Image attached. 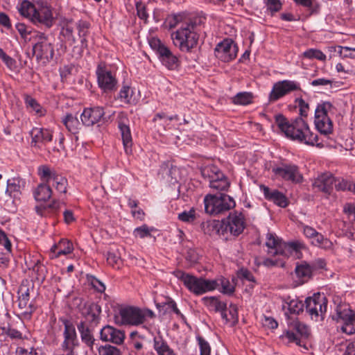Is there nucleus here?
<instances>
[{
	"instance_id": "nucleus-1",
	"label": "nucleus",
	"mask_w": 355,
	"mask_h": 355,
	"mask_svg": "<svg viewBox=\"0 0 355 355\" xmlns=\"http://www.w3.org/2000/svg\"><path fill=\"white\" fill-rule=\"evenodd\" d=\"M266 245L268 247V253L271 255H281L284 257H293L294 259L302 257V249L304 244L300 241L289 243L283 242L277 236L272 233L266 235Z\"/></svg>"
},
{
	"instance_id": "nucleus-2",
	"label": "nucleus",
	"mask_w": 355,
	"mask_h": 355,
	"mask_svg": "<svg viewBox=\"0 0 355 355\" xmlns=\"http://www.w3.org/2000/svg\"><path fill=\"white\" fill-rule=\"evenodd\" d=\"M36 40L33 46L32 56L35 58L37 62L42 67H46L54 57V44L50 42L47 35L37 32L35 36Z\"/></svg>"
},
{
	"instance_id": "nucleus-3",
	"label": "nucleus",
	"mask_w": 355,
	"mask_h": 355,
	"mask_svg": "<svg viewBox=\"0 0 355 355\" xmlns=\"http://www.w3.org/2000/svg\"><path fill=\"white\" fill-rule=\"evenodd\" d=\"M196 24H185L172 35L175 46L180 51L189 52L195 48L199 40V35L196 31Z\"/></svg>"
},
{
	"instance_id": "nucleus-4",
	"label": "nucleus",
	"mask_w": 355,
	"mask_h": 355,
	"mask_svg": "<svg viewBox=\"0 0 355 355\" xmlns=\"http://www.w3.org/2000/svg\"><path fill=\"white\" fill-rule=\"evenodd\" d=\"M175 275L189 291L196 295H202L216 290V283L214 280L198 278L181 270L176 271Z\"/></svg>"
},
{
	"instance_id": "nucleus-5",
	"label": "nucleus",
	"mask_w": 355,
	"mask_h": 355,
	"mask_svg": "<svg viewBox=\"0 0 355 355\" xmlns=\"http://www.w3.org/2000/svg\"><path fill=\"white\" fill-rule=\"evenodd\" d=\"M204 204L205 211L211 215L222 214L236 205L234 200L225 193L207 194L205 196Z\"/></svg>"
},
{
	"instance_id": "nucleus-6",
	"label": "nucleus",
	"mask_w": 355,
	"mask_h": 355,
	"mask_svg": "<svg viewBox=\"0 0 355 355\" xmlns=\"http://www.w3.org/2000/svg\"><path fill=\"white\" fill-rule=\"evenodd\" d=\"M151 49L155 51L159 60L168 69L176 70L180 64L178 58L157 37H152L148 40Z\"/></svg>"
},
{
	"instance_id": "nucleus-7",
	"label": "nucleus",
	"mask_w": 355,
	"mask_h": 355,
	"mask_svg": "<svg viewBox=\"0 0 355 355\" xmlns=\"http://www.w3.org/2000/svg\"><path fill=\"white\" fill-rule=\"evenodd\" d=\"M285 137L291 141H297L300 144L323 147H335L339 135L336 139L331 138L330 135H284Z\"/></svg>"
},
{
	"instance_id": "nucleus-8",
	"label": "nucleus",
	"mask_w": 355,
	"mask_h": 355,
	"mask_svg": "<svg viewBox=\"0 0 355 355\" xmlns=\"http://www.w3.org/2000/svg\"><path fill=\"white\" fill-rule=\"evenodd\" d=\"M202 176L209 182L210 188L218 191H226L230 182L222 171L215 165L205 166L200 169Z\"/></svg>"
},
{
	"instance_id": "nucleus-9",
	"label": "nucleus",
	"mask_w": 355,
	"mask_h": 355,
	"mask_svg": "<svg viewBox=\"0 0 355 355\" xmlns=\"http://www.w3.org/2000/svg\"><path fill=\"white\" fill-rule=\"evenodd\" d=\"M121 323L137 326L144 322L146 318H153L155 313L153 311L146 309L128 306L121 309L119 311Z\"/></svg>"
},
{
	"instance_id": "nucleus-10",
	"label": "nucleus",
	"mask_w": 355,
	"mask_h": 355,
	"mask_svg": "<svg viewBox=\"0 0 355 355\" xmlns=\"http://www.w3.org/2000/svg\"><path fill=\"white\" fill-rule=\"evenodd\" d=\"M37 175L42 182H47L60 193L67 192V180L54 169L47 165H41L37 168Z\"/></svg>"
},
{
	"instance_id": "nucleus-11",
	"label": "nucleus",
	"mask_w": 355,
	"mask_h": 355,
	"mask_svg": "<svg viewBox=\"0 0 355 355\" xmlns=\"http://www.w3.org/2000/svg\"><path fill=\"white\" fill-rule=\"evenodd\" d=\"M328 300L323 293H315L305 300L306 311L312 320H322L327 310Z\"/></svg>"
},
{
	"instance_id": "nucleus-12",
	"label": "nucleus",
	"mask_w": 355,
	"mask_h": 355,
	"mask_svg": "<svg viewBox=\"0 0 355 355\" xmlns=\"http://www.w3.org/2000/svg\"><path fill=\"white\" fill-rule=\"evenodd\" d=\"M332 318L340 324V330L343 333L347 335L355 334V311L348 306H337L336 313Z\"/></svg>"
},
{
	"instance_id": "nucleus-13",
	"label": "nucleus",
	"mask_w": 355,
	"mask_h": 355,
	"mask_svg": "<svg viewBox=\"0 0 355 355\" xmlns=\"http://www.w3.org/2000/svg\"><path fill=\"white\" fill-rule=\"evenodd\" d=\"M275 123L282 133H306L309 127L306 121L300 116L289 120L282 114L275 116Z\"/></svg>"
},
{
	"instance_id": "nucleus-14",
	"label": "nucleus",
	"mask_w": 355,
	"mask_h": 355,
	"mask_svg": "<svg viewBox=\"0 0 355 355\" xmlns=\"http://www.w3.org/2000/svg\"><path fill=\"white\" fill-rule=\"evenodd\" d=\"M96 74L98 87L105 92H112L117 88V80L115 74L110 70L108 64L101 61L96 67Z\"/></svg>"
},
{
	"instance_id": "nucleus-15",
	"label": "nucleus",
	"mask_w": 355,
	"mask_h": 355,
	"mask_svg": "<svg viewBox=\"0 0 355 355\" xmlns=\"http://www.w3.org/2000/svg\"><path fill=\"white\" fill-rule=\"evenodd\" d=\"M291 330L287 331L284 337L288 342L295 343L297 345L307 349L304 339L309 336V329L305 324L300 322L299 320H293L289 323Z\"/></svg>"
},
{
	"instance_id": "nucleus-16",
	"label": "nucleus",
	"mask_w": 355,
	"mask_h": 355,
	"mask_svg": "<svg viewBox=\"0 0 355 355\" xmlns=\"http://www.w3.org/2000/svg\"><path fill=\"white\" fill-rule=\"evenodd\" d=\"M327 105L331 106L329 103L318 104L315 110V125L320 133H332L333 122L327 114Z\"/></svg>"
},
{
	"instance_id": "nucleus-17",
	"label": "nucleus",
	"mask_w": 355,
	"mask_h": 355,
	"mask_svg": "<svg viewBox=\"0 0 355 355\" xmlns=\"http://www.w3.org/2000/svg\"><path fill=\"white\" fill-rule=\"evenodd\" d=\"M272 172L275 175L286 181L293 183H302L304 180L303 175L299 167L293 164H282L281 166L273 168Z\"/></svg>"
},
{
	"instance_id": "nucleus-18",
	"label": "nucleus",
	"mask_w": 355,
	"mask_h": 355,
	"mask_svg": "<svg viewBox=\"0 0 355 355\" xmlns=\"http://www.w3.org/2000/svg\"><path fill=\"white\" fill-rule=\"evenodd\" d=\"M225 230L234 236H239L245 228V218L243 212L234 211L230 212L227 218L223 220Z\"/></svg>"
},
{
	"instance_id": "nucleus-19",
	"label": "nucleus",
	"mask_w": 355,
	"mask_h": 355,
	"mask_svg": "<svg viewBox=\"0 0 355 355\" xmlns=\"http://www.w3.org/2000/svg\"><path fill=\"white\" fill-rule=\"evenodd\" d=\"M300 89H301L300 84L295 81L289 80L278 81L273 85L269 94V101L270 102L277 101L291 92Z\"/></svg>"
},
{
	"instance_id": "nucleus-20",
	"label": "nucleus",
	"mask_w": 355,
	"mask_h": 355,
	"mask_svg": "<svg viewBox=\"0 0 355 355\" xmlns=\"http://www.w3.org/2000/svg\"><path fill=\"white\" fill-rule=\"evenodd\" d=\"M238 47L232 40H224L218 43L215 49L214 55L220 60L229 62L237 55Z\"/></svg>"
},
{
	"instance_id": "nucleus-21",
	"label": "nucleus",
	"mask_w": 355,
	"mask_h": 355,
	"mask_svg": "<svg viewBox=\"0 0 355 355\" xmlns=\"http://www.w3.org/2000/svg\"><path fill=\"white\" fill-rule=\"evenodd\" d=\"M31 22L38 27L50 28L55 22L51 7L43 6L36 9Z\"/></svg>"
},
{
	"instance_id": "nucleus-22",
	"label": "nucleus",
	"mask_w": 355,
	"mask_h": 355,
	"mask_svg": "<svg viewBox=\"0 0 355 355\" xmlns=\"http://www.w3.org/2000/svg\"><path fill=\"white\" fill-rule=\"evenodd\" d=\"M26 187L25 180L19 177H14L7 180L6 196L12 199L13 202L20 201L22 191Z\"/></svg>"
},
{
	"instance_id": "nucleus-23",
	"label": "nucleus",
	"mask_w": 355,
	"mask_h": 355,
	"mask_svg": "<svg viewBox=\"0 0 355 355\" xmlns=\"http://www.w3.org/2000/svg\"><path fill=\"white\" fill-rule=\"evenodd\" d=\"M63 324L64 325V340L62 347L66 352L73 354L75 347L78 345L76 329L74 325L67 320H64Z\"/></svg>"
},
{
	"instance_id": "nucleus-24",
	"label": "nucleus",
	"mask_w": 355,
	"mask_h": 355,
	"mask_svg": "<svg viewBox=\"0 0 355 355\" xmlns=\"http://www.w3.org/2000/svg\"><path fill=\"white\" fill-rule=\"evenodd\" d=\"M125 336L123 331L110 325L103 327L100 331V338L104 342H110L116 345L123 343Z\"/></svg>"
},
{
	"instance_id": "nucleus-25",
	"label": "nucleus",
	"mask_w": 355,
	"mask_h": 355,
	"mask_svg": "<svg viewBox=\"0 0 355 355\" xmlns=\"http://www.w3.org/2000/svg\"><path fill=\"white\" fill-rule=\"evenodd\" d=\"M105 115L103 107L96 106L85 108L80 115L82 124L85 126H92L98 123Z\"/></svg>"
},
{
	"instance_id": "nucleus-26",
	"label": "nucleus",
	"mask_w": 355,
	"mask_h": 355,
	"mask_svg": "<svg viewBox=\"0 0 355 355\" xmlns=\"http://www.w3.org/2000/svg\"><path fill=\"white\" fill-rule=\"evenodd\" d=\"M19 308L24 310L21 313L30 316L36 309L34 304L30 302V289L26 287H21L19 291Z\"/></svg>"
},
{
	"instance_id": "nucleus-27",
	"label": "nucleus",
	"mask_w": 355,
	"mask_h": 355,
	"mask_svg": "<svg viewBox=\"0 0 355 355\" xmlns=\"http://www.w3.org/2000/svg\"><path fill=\"white\" fill-rule=\"evenodd\" d=\"M335 177L329 173H322L315 179L313 187L324 193L330 194L333 190Z\"/></svg>"
},
{
	"instance_id": "nucleus-28",
	"label": "nucleus",
	"mask_w": 355,
	"mask_h": 355,
	"mask_svg": "<svg viewBox=\"0 0 355 355\" xmlns=\"http://www.w3.org/2000/svg\"><path fill=\"white\" fill-rule=\"evenodd\" d=\"M260 189L262 191L265 198L268 200L273 202L281 207H286L288 205L286 197L278 190H271L269 187L265 185H261Z\"/></svg>"
},
{
	"instance_id": "nucleus-29",
	"label": "nucleus",
	"mask_w": 355,
	"mask_h": 355,
	"mask_svg": "<svg viewBox=\"0 0 355 355\" xmlns=\"http://www.w3.org/2000/svg\"><path fill=\"white\" fill-rule=\"evenodd\" d=\"M202 300L209 311L220 312L221 316L224 320H229L226 310L227 304L225 302L220 301L216 297H204Z\"/></svg>"
},
{
	"instance_id": "nucleus-30",
	"label": "nucleus",
	"mask_w": 355,
	"mask_h": 355,
	"mask_svg": "<svg viewBox=\"0 0 355 355\" xmlns=\"http://www.w3.org/2000/svg\"><path fill=\"white\" fill-rule=\"evenodd\" d=\"M282 309L285 315L288 318L289 314H299L303 311L304 304L296 297H286L282 300Z\"/></svg>"
},
{
	"instance_id": "nucleus-31",
	"label": "nucleus",
	"mask_w": 355,
	"mask_h": 355,
	"mask_svg": "<svg viewBox=\"0 0 355 355\" xmlns=\"http://www.w3.org/2000/svg\"><path fill=\"white\" fill-rule=\"evenodd\" d=\"M73 250V244L67 239H61L58 243L53 245L51 248L52 258H57L61 255L71 254Z\"/></svg>"
},
{
	"instance_id": "nucleus-32",
	"label": "nucleus",
	"mask_w": 355,
	"mask_h": 355,
	"mask_svg": "<svg viewBox=\"0 0 355 355\" xmlns=\"http://www.w3.org/2000/svg\"><path fill=\"white\" fill-rule=\"evenodd\" d=\"M33 194L36 201L46 202L51 198L53 191L47 182H42L33 190Z\"/></svg>"
},
{
	"instance_id": "nucleus-33",
	"label": "nucleus",
	"mask_w": 355,
	"mask_h": 355,
	"mask_svg": "<svg viewBox=\"0 0 355 355\" xmlns=\"http://www.w3.org/2000/svg\"><path fill=\"white\" fill-rule=\"evenodd\" d=\"M78 329L80 332L81 340L91 351H93L94 345L96 341L93 334L84 322H80L78 324Z\"/></svg>"
},
{
	"instance_id": "nucleus-34",
	"label": "nucleus",
	"mask_w": 355,
	"mask_h": 355,
	"mask_svg": "<svg viewBox=\"0 0 355 355\" xmlns=\"http://www.w3.org/2000/svg\"><path fill=\"white\" fill-rule=\"evenodd\" d=\"M153 349L157 355H176L174 350L171 348L167 342L161 336L154 338Z\"/></svg>"
},
{
	"instance_id": "nucleus-35",
	"label": "nucleus",
	"mask_w": 355,
	"mask_h": 355,
	"mask_svg": "<svg viewBox=\"0 0 355 355\" xmlns=\"http://www.w3.org/2000/svg\"><path fill=\"white\" fill-rule=\"evenodd\" d=\"M101 313V307L96 303H89L85 305L83 313L88 320L98 323Z\"/></svg>"
},
{
	"instance_id": "nucleus-36",
	"label": "nucleus",
	"mask_w": 355,
	"mask_h": 355,
	"mask_svg": "<svg viewBox=\"0 0 355 355\" xmlns=\"http://www.w3.org/2000/svg\"><path fill=\"white\" fill-rule=\"evenodd\" d=\"M214 280L216 283V289L218 288L221 293L227 295H232L234 292V286L229 281L228 279L221 277Z\"/></svg>"
},
{
	"instance_id": "nucleus-37",
	"label": "nucleus",
	"mask_w": 355,
	"mask_h": 355,
	"mask_svg": "<svg viewBox=\"0 0 355 355\" xmlns=\"http://www.w3.org/2000/svg\"><path fill=\"white\" fill-rule=\"evenodd\" d=\"M62 123L71 133H76L79 129L80 123L78 117L73 116L72 114H67L63 119Z\"/></svg>"
},
{
	"instance_id": "nucleus-38",
	"label": "nucleus",
	"mask_w": 355,
	"mask_h": 355,
	"mask_svg": "<svg viewBox=\"0 0 355 355\" xmlns=\"http://www.w3.org/2000/svg\"><path fill=\"white\" fill-rule=\"evenodd\" d=\"M24 101L26 107L28 108H31L32 110L35 111L38 116H41L45 114L46 110L42 108L41 105L36 101L35 98H33L28 94H25Z\"/></svg>"
},
{
	"instance_id": "nucleus-39",
	"label": "nucleus",
	"mask_w": 355,
	"mask_h": 355,
	"mask_svg": "<svg viewBox=\"0 0 355 355\" xmlns=\"http://www.w3.org/2000/svg\"><path fill=\"white\" fill-rule=\"evenodd\" d=\"M253 94L251 92H239L232 98V103L235 105H246L252 103Z\"/></svg>"
},
{
	"instance_id": "nucleus-40",
	"label": "nucleus",
	"mask_w": 355,
	"mask_h": 355,
	"mask_svg": "<svg viewBox=\"0 0 355 355\" xmlns=\"http://www.w3.org/2000/svg\"><path fill=\"white\" fill-rule=\"evenodd\" d=\"M295 273L302 282L310 278L312 274V268L307 263L298 265L295 268Z\"/></svg>"
},
{
	"instance_id": "nucleus-41",
	"label": "nucleus",
	"mask_w": 355,
	"mask_h": 355,
	"mask_svg": "<svg viewBox=\"0 0 355 355\" xmlns=\"http://www.w3.org/2000/svg\"><path fill=\"white\" fill-rule=\"evenodd\" d=\"M35 10L36 8L34 4L28 1H24L21 4L19 11L21 15L31 21V18L35 14Z\"/></svg>"
},
{
	"instance_id": "nucleus-42",
	"label": "nucleus",
	"mask_w": 355,
	"mask_h": 355,
	"mask_svg": "<svg viewBox=\"0 0 355 355\" xmlns=\"http://www.w3.org/2000/svg\"><path fill=\"white\" fill-rule=\"evenodd\" d=\"M74 24L72 21H68L63 26L61 30V34L64 38L70 42L71 44H75L76 40L73 35Z\"/></svg>"
},
{
	"instance_id": "nucleus-43",
	"label": "nucleus",
	"mask_w": 355,
	"mask_h": 355,
	"mask_svg": "<svg viewBox=\"0 0 355 355\" xmlns=\"http://www.w3.org/2000/svg\"><path fill=\"white\" fill-rule=\"evenodd\" d=\"M337 191H349L355 193V183L348 182L343 178H336L334 182Z\"/></svg>"
},
{
	"instance_id": "nucleus-44",
	"label": "nucleus",
	"mask_w": 355,
	"mask_h": 355,
	"mask_svg": "<svg viewBox=\"0 0 355 355\" xmlns=\"http://www.w3.org/2000/svg\"><path fill=\"white\" fill-rule=\"evenodd\" d=\"M98 352L99 355H121L119 348L108 344L100 346Z\"/></svg>"
},
{
	"instance_id": "nucleus-45",
	"label": "nucleus",
	"mask_w": 355,
	"mask_h": 355,
	"mask_svg": "<svg viewBox=\"0 0 355 355\" xmlns=\"http://www.w3.org/2000/svg\"><path fill=\"white\" fill-rule=\"evenodd\" d=\"M303 57L308 59L315 58L318 60H325L326 55L321 51L314 49H309L303 53Z\"/></svg>"
},
{
	"instance_id": "nucleus-46",
	"label": "nucleus",
	"mask_w": 355,
	"mask_h": 355,
	"mask_svg": "<svg viewBox=\"0 0 355 355\" xmlns=\"http://www.w3.org/2000/svg\"><path fill=\"white\" fill-rule=\"evenodd\" d=\"M178 218L182 222L191 223L196 218V210L193 208H191L189 211H184L178 214Z\"/></svg>"
},
{
	"instance_id": "nucleus-47",
	"label": "nucleus",
	"mask_w": 355,
	"mask_h": 355,
	"mask_svg": "<svg viewBox=\"0 0 355 355\" xmlns=\"http://www.w3.org/2000/svg\"><path fill=\"white\" fill-rule=\"evenodd\" d=\"M90 26L91 25L89 22L84 20H79L77 23H76L75 26L78 30V36H87L89 33Z\"/></svg>"
},
{
	"instance_id": "nucleus-48",
	"label": "nucleus",
	"mask_w": 355,
	"mask_h": 355,
	"mask_svg": "<svg viewBox=\"0 0 355 355\" xmlns=\"http://www.w3.org/2000/svg\"><path fill=\"white\" fill-rule=\"evenodd\" d=\"M196 340L199 346L200 355H211V347L209 343L200 336H196Z\"/></svg>"
},
{
	"instance_id": "nucleus-49",
	"label": "nucleus",
	"mask_w": 355,
	"mask_h": 355,
	"mask_svg": "<svg viewBox=\"0 0 355 355\" xmlns=\"http://www.w3.org/2000/svg\"><path fill=\"white\" fill-rule=\"evenodd\" d=\"M153 230V227H149L146 225H143L135 229L134 235L141 239L150 237L151 236V232Z\"/></svg>"
},
{
	"instance_id": "nucleus-50",
	"label": "nucleus",
	"mask_w": 355,
	"mask_h": 355,
	"mask_svg": "<svg viewBox=\"0 0 355 355\" xmlns=\"http://www.w3.org/2000/svg\"><path fill=\"white\" fill-rule=\"evenodd\" d=\"M133 92L129 86H123L119 94V98L125 103H130Z\"/></svg>"
},
{
	"instance_id": "nucleus-51",
	"label": "nucleus",
	"mask_w": 355,
	"mask_h": 355,
	"mask_svg": "<svg viewBox=\"0 0 355 355\" xmlns=\"http://www.w3.org/2000/svg\"><path fill=\"white\" fill-rule=\"evenodd\" d=\"M264 3L267 7V10L270 12L272 16L282 8V3L280 0H264Z\"/></svg>"
},
{
	"instance_id": "nucleus-52",
	"label": "nucleus",
	"mask_w": 355,
	"mask_h": 355,
	"mask_svg": "<svg viewBox=\"0 0 355 355\" xmlns=\"http://www.w3.org/2000/svg\"><path fill=\"white\" fill-rule=\"evenodd\" d=\"M121 257L117 250H110L107 253V261L112 266H118L121 263Z\"/></svg>"
},
{
	"instance_id": "nucleus-53",
	"label": "nucleus",
	"mask_w": 355,
	"mask_h": 355,
	"mask_svg": "<svg viewBox=\"0 0 355 355\" xmlns=\"http://www.w3.org/2000/svg\"><path fill=\"white\" fill-rule=\"evenodd\" d=\"M16 29L19 32L21 37L25 40H30V38H28V36L31 34L32 31L30 27L26 26L24 23H17L15 25Z\"/></svg>"
},
{
	"instance_id": "nucleus-54",
	"label": "nucleus",
	"mask_w": 355,
	"mask_h": 355,
	"mask_svg": "<svg viewBox=\"0 0 355 355\" xmlns=\"http://www.w3.org/2000/svg\"><path fill=\"white\" fill-rule=\"evenodd\" d=\"M174 119L178 120V117L177 115L168 116L164 112H158V113L155 114V115L153 118V121L156 123L158 121H160L162 122L161 124L164 125V124H167L168 121H171Z\"/></svg>"
},
{
	"instance_id": "nucleus-55",
	"label": "nucleus",
	"mask_w": 355,
	"mask_h": 355,
	"mask_svg": "<svg viewBox=\"0 0 355 355\" xmlns=\"http://www.w3.org/2000/svg\"><path fill=\"white\" fill-rule=\"evenodd\" d=\"M295 103H297L299 107L300 117L306 118L308 116V112L309 110V105L306 103L302 98H297L295 99Z\"/></svg>"
},
{
	"instance_id": "nucleus-56",
	"label": "nucleus",
	"mask_w": 355,
	"mask_h": 355,
	"mask_svg": "<svg viewBox=\"0 0 355 355\" xmlns=\"http://www.w3.org/2000/svg\"><path fill=\"white\" fill-rule=\"evenodd\" d=\"M168 181L171 184L178 182L180 176L179 168L176 166H171L167 171Z\"/></svg>"
},
{
	"instance_id": "nucleus-57",
	"label": "nucleus",
	"mask_w": 355,
	"mask_h": 355,
	"mask_svg": "<svg viewBox=\"0 0 355 355\" xmlns=\"http://www.w3.org/2000/svg\"><path fill=\"white\" fill-rule=\"evenodd\" d=\"M89 282L91 284V286L98 292L103 293L105 291V284L98 279L97 278L94 277H91L89 279Z\"/></svg>"
},
{
	"instance_id": "nucleus-58",
	"label": "nucleus",
	"mask_w": 355,
	"mask_h": 355,
	"mask_svg": "<svg viewBox=\"0 0 355 355\" xmlns=\"http://www.w3.org/2000/svg\"><path fill=\"white\" fill-rule=\"evenodd\" d=\"M123 144L126 154L132 153V139L131 135H121Z\"/></svg>"
},
{
	"instance_id": "nucleus-59",
	"label": "nucleus",
	"mask_w": 355,
	"mask_h": 355,
	"mask_svg": "<svg viewBox=\"0 0 355 355\" xmlns=\"http://www.w3.org/2000/svg\"><path fill=\"white\" fill-rule=\"evenodd\" d=\"M16 355H42L40 349L31 348L28 352L26 349L18 347L16 349Z\"/></svg>"
},
{
	"instance_id": "nucleus-60",
	"label": "nucleus",
	"mask_w": 355,
	"mask_h": 355,
	"mask_svg": "<svg viewBox=\"0 0 355 355\" xmlns=\"http://www.w3.org/2000/svg\"><path fill=\"white\" fill-rule=\"evenodd\" d=\"M128 119L126 117L122 116L118 119V128L121 133H130V129L128 124Z\"/></svg>"
},
{
	"instance_id": "nucleus-61",
	"label": "nucleus",
	"mask_w": 355,
	"mask_h": 355,
	"mask_svg": "<svg viewBox=\"0 0 355 355\" xmlns=\"http://www.w3.org/2000/svg\"><path fill=\"white\" fill-rule=\"evenodd\" d=\"M185 258L191 263H196L199 259V255L195 249H189L187 251Z\"/></svg>"
},
{
	"instance_id": "nucleus-62",
	"label": "nucleus",
	"mask_w": 355,
	"mask_h": 355,
	"mask_svg": "<svg viewBox=\"0 0 355 355\" xmlns=\"http://www.w3.org/2000/svg\"><path fill=\"white\" fill-rule=\"evenodd\" d=\"M263 264L267 267L270 266H280L284 267L285 265L284 260L282 259H266Z\"/></svg>"
},
{
	"instance_id": "nucleus-63",
	"label": "nucleus",
	"mask_w": 355,
	"mask_h": 355,
	"mask_svg": "<svg viewBox=\"0 0 355 355\" xmlns=\"http://www.w3.org/2000/svg\"><path fill=\"white\" fill-rule=\"evenodd\" d=\"M0 244L3 245V247L8 252H11V249H12L11 243H10V240L8 239V238L7 237L6 234L1 230H0Z\"/></svg>"
},
{
	"instance_id": "nucleus-64",
	"label": "nucleus",
	"mask_w": 355,
	"mask_h": 355,
	"mask_svg": "<svg viewBox=\"0 0 355 355\" xmlns=\"http://www.w3.org/2000/svg\"><path fill=\"white\" fill-rule=\"evenodd\" d=\"M136 8L138 17L141 19L146 20L148 15L146 12V6L142 3H137Z\"/></svg>"
}]
</instances>
